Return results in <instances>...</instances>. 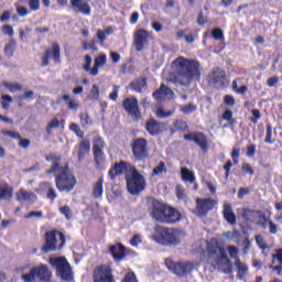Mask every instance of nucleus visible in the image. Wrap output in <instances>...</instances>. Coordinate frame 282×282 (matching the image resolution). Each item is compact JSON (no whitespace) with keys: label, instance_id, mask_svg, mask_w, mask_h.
<instances>
[{"label":"nucleus","instance_id":"1","mask_svg":"<svg viewBox=\"0 0 282 282\" xmlns=\"http://www.w3.org/2000/svg\"><path fill=\"white\" fill-rule=\"evenodd\" d=\"M172 67L175 72L172 83L180 87H191L193 83H199L202 78V65L195 59L180 56L172 62Z\"/></svg>","mask_w":282,"mask_h":282},{"label":"nucleus","instance_id":"2","mask_svg":"<svg viewBox=\"0 0 282 282\" xmlns=\"http://www.w3.org/2000/svg\"><path fill=\"white\" fill-rule=\"evenodd\" d=\"M150 217L160 224H175L180 221L182 215L175 208L169 207L155 198L148 202Z\"/></svg>","mask_w":282,"mask_h":282},{"label":"nucleus","instance_id":"3","mask_svg":"<svg viewBox=\"0 0 282 282\" xmlns=\"http://www.w3.org/2000/svg\"><path fill=\"white\" fill-rule=\"evenodd\" d=\"M207 261L214 268L224 274H232V262L226 254V249L219 245H207Z\"/></svg>","mask_w":282,"mask_h":282},{"label":"nucleus","instance_id":"4","mask_svg":"<svg viewBox=\"0 0 282 282\" xmlns=\"http://www.w3.org/2000/svg\"><path fill=\"white\" fill-rule=\"evenodd\" d=\"M47 173H57L55 177V185L59 193H72V189L76 186V177L68 167H61L58 163H54Z\"/></svg>","mask_w":282,"mask_h":282},{"label":"nucleus","instance_id":"5","mask_svg":"<svg viewBox=\"0 0 282 282\" xmlns=\"http://www.w3.org/2000/svg\"><path fill=\"white\" fill-rule=\"evenodd\" d=\"M154 241L161 246H180L182 237L177 229L156 226L153 235Z\"/></svg>","mask_w":282,"mask_h":282},{"label":"nucleus","instance_id":"6","mask_svg":"<svg viewBox=\"0 0 282 282\" xmlns=\"http://www.w3.org/2000/svg\"><path fill=\"white\" fill-rule=\"evenodd\" d=\"M127 180V189L130 193V195H138L139 193H142V191L147 186V181L144 180V176L140 173H138V170H132V172L126 174Z\"/></svg>","mask_w":282,"mask_h":282},{"label":"nucleus","instance_id":"7","mask_svg":"<svg viewBox=\"0 0 282 282\" xmlns=\"http://www.w3.org/2000/svg\"><path fill=\"white\" fill-rule=\"evenodd\" d=\"M50 279H52V272L46 264L34 267L29 273L22 274V280L24 282H50Z\"/></svg>","mask_w":282,"mask_h":282},{"label":"nucleus","instance_id":"8","mask_svg":"<svg viewBox=\"0 0 282 282\" xmlns=\"http://www.w3.org/2000/svg\"><path fill=\"white\" fill-rule=\"evenodd\" d=\"M165 265L170 272L176 276H188L195 270V264L192 262H175L171 258L165 259Z\"/></svg>","mask_w":282,"mask_h":282},{"label":"nucleus","instance_id":"9","mask_svg":"<svg viewBox=\"0 0 282 282\" xmlns=\"http://www.w3.org/2000/svg\"><path fill=\"white\" fill-rule=\"evenodd\" d=\"M50 263L56 269L57 276H61L62 281H72L74 273H72V265L65 258H51Z\"/></svg>","mask_w":282,"mask_h":282},{"label":"nucleus","instance_id":"10","mask_svg":"<svg viewBox=\"0 0 282 282\" xmlns=\"http://www.w3.org/2000/svg\"><path fill=\"white\" fill-rule=\"evenodd\" d=\"M56 237H59V241H62L58 246V249L63 248L65 246V235L59 231H47L45 234V245L42 248L43 252H54L56 251Z\"/></svg>","mask_w":282,"mask_h":282},{"label":"nucleus","instance_id":"11","mask_svg":"<svg viewBox=\"0 0 282 282\" xmlns=\"http://www.w3.org/2000/svg\"><path fill=\"white\" fill-rule=\"evenodd\" d=\"M215 206H217V200L213 198H198L194 213L197 217H206Z\"/></svg>","mask_w":282,"mask_h":282},{"label":"nucleus","instance_id":"12","mask_svg":"<svg viewBox=\"0 0 282 282\" xmlns=\"http://www.w3.org/2000/svg\"><path fill=\"white\" fill-rule=\"evenodd\" d=\"M132 153L135 160H147V158H149V145L147 139H135L132 144Z\"/></svg>","mask_w":282,"mask_h":282},{"label":"nucleus","instance_id":"13","mask_svg":"<svg viewBox=\"0 0 282 282\" xmlns=\"http://www.w3.org/2000/svg\"><path fill=\"white\" fill-rule=\"evenodd\" d=\"M94 282H116L111 267L101 264L97 267L93 275Z\"/></svg>","mask_w":282,"mask_h":282},{"label":"nucleus","instance_id":"14","mask_svg":"<svg viewBox=\"0 0 282 282\" xmlns=\"http://www.w3.org/2000/svg\"><path fill=\"white\" fill-rule=\"evenodd\" d=\"M123 109H126L127 113L131 116L132 120H140V118H142V113L138 106V98L135 97L124 99Z\"/></svg>","mask_w":282,"mask_h":282},{"label":"nucleus","instance_id":"15","mask_svg":"<svg viewBox=\"0 0 282 282\" xmlns=\"http://www.w3.org/2000/svg\"><path fill=\"white\" fill-rule=\"evenodd\" d=\"M153 37L147 32V30L140 29L134 34V43L137 52H142L149 47V41H152Z\"/></svg>","mask_w":282,"mask_h":282},{"label":"nucleus","instance_id":"16","mask_svg":"<svg viewBox=\"0 0 282 282\" xmlns=\"http://www.w3.org/2000/svg\"><path fill=\"white\" fill-rule=\"evenodd\" d=\"M135 167L133 165L128 164L124 161H121L119 163H116L110 171L108 172V175L111 180H116L118 175H123V173H132Z\"/></svg>","mask_w":282,"mask_h":282},{"label":"nucleus","instance_id":"17","mask_svg":"<svg viewBox=\"0 0 282 282\" xmlns=\"http://www.w3.org/2000/svg\"><path fill=\"white\" fill-rule=\"evenodd\" d=\"M209 83L216 85V87H224L228 83V76L226 70L221 68H214L209 74Z\"/></svg>","mask_w":282,"mask_h":282},{"label":"nucleus","instance_id":"18","mask_svg":"<svg viewBox=\"0 0 282 282\" xmlns=\"http://www.w3.org/2000/svg\"><path fill=\"white\" fill-rule=\"evenodd\" d=\"M50 54H52V58H54L55 63H61V46L58 43L52 44V51L46 50L42 61V67H47V65H50Z\"/></svg>","mask_w":282,"mask_h":282},{"label":"nucleus","instance_id":"19","mask_svg":"<svg viewBox=\"0 0 282 282\" xmlns=\"http://www.w3.org/2000/svg\"><path fill=\"white\" fill-rule=\"evenodd\" d=\"M70 6L74 12L84 14V17H89V14H91V7L89 6V2L85 0H70Z\"/></svg>","mask_w":282,"mask_h":282},{"label":"nucleus","instance_id":"20","mask_svg":"<svg viewBox=\"0 0 282 282\" xmlns=\"http://www.w3.org/2000/svg\"><path fill=\"white\" fill-rule=\"evenodd\" d=\"M184 140H187L188 142H194L203 150L207 147L206 135H204V133L202 132H192L189 134H185Z\"/></svg>","mask_w":282,"mask_h":282},{"label":"nucleus","instance_id":"21","mask_svg":"<svg viewBox=\"0 0 282 282\" xmlns=\"http://www.w3.org/2000/svg\"><path fill=\"white\" fill-rule=\"evenodd\" d=\"M145 131L152 137L160 135L162 133V122L150 118L145 122Z\"/></svg>","mask_w":282,"mask_h":282},{"label":"nucleus","instance_id":"22","mask_svg":"<svg viewBox=\"0 0 282 282\" xmlns=\"http://www.w3.org/2000/svg\"><path fill=\"white\" fill-rule=\"evenodd\" d=\"M91 148V144L87 140H83L78 145L75 147L73 151V155H76L79 160V162H83L85 160V155L89 153V149Z\"/></svg>","mask_w":282,"mask_h":282},{"label":"nucleus","instance_id":"23","mask_svg":"<svg viewBox=\"0 0 282 282\" xmlns=\"http://www.w3.org/2000/svg\"><path fill=\"white\" fill-rule=\"evenodd\" d=\"M173 90L165 85H162L160 89L155 90L153 93V98L158 100L159 102H162V100H166L169 98H173Z\"/></svg>","mask_w":282,"mask_h":282},{"label":"nucleus","instance_id":"24","mask_svg":"<svg viewBox=\"0 0 282 282\" xmlns=\"http://www.w3.org/2000/svg\"><path fill=\"white\" fill-rule=\"evenodd\" d=\"M223 217L230 226L237 224V215L232 212V206L228 202L224 203Z\"/></svg>","mask_w":282,"mask_h":282},{"label":"nucleus","instance_id":"25","mask_svg":"<svg viewBox=\"0 0 282 282\" xmlns=\"http://www.w3.org/2000/svg\"><path fill=\"white\" fill-rule=\"evenodd\" d=\"M18 202H36L37 197L34 192H28L25 188H20V191L15 194Z\"/></svg>","mask_w":282,"mask_h":282},{"label":"nucleus","instance_id":"26","mask_svg":"<svg viewBox=\"0 0 282 282\" xmlns=\"http://www.w3.org/2000/svg\"><path fill=\"white\" fill-rule=\"evenodd\" d=\"M109 252L112 256V258L115 259V261H122V259H124V257H126L124 246H122V245L110 246Z\"/></svg>","mask_w":282,"mask_h":282},{"label":"nucleus","instance_id":"27","mask_svg":"<svg viewBox=\"0 0 282 282\" xmlns=\"http://www.w3.org/2000/svg\"><path fill=\"white\" fill-rule=\"evenodd\" d=\"M12 195H14V189L8 183H3L0 185V200L4 199L6 202H10L12 199Z\"/></svg>","mask_w":282,"mask_h":282},{"label":"nucleus","instance_id":"28","mask_svg":"<svg viewBox=\"0 0 282 282\" xmlns=\"http://www.w3.org/2000/svg\"><path fill=\"white\" fill-rule=\"evenodd\" d=\"M107 65V55L102 54L95 58V65L90 70V76H96L98 74V67Z\"/></svg>","mask_w":282,"mask_h":282},{"label":"nucleus","instance_id":"29","mask_svg":"<svg viewBox=\"0 0 282 282\" xmlns=\"http://www.w3.org/2000/svg\"><path fill=\"white\" fill-rule=\"evenodd\" d=\"M102 184H105V180L100 177L93 186V197L95 199H102Z\"/></svg>","mask_w":282,"mask_h":282},{"label":"nucleus","instance_id":"30","mask_svg":"<svg viewBox=\"0 0 282 282\" xmlns=\"http://www.w3.org/2000/svg\"><path fill=\"white\" fill-rule=\"evenodd\" d=\"M130 89L142 94L147 89V79H135L130 84Z\"/></svg>","mask_w":282,"mask_h":282},{"label":"nucleus","instance_id":"31","mask_svg":"<svg viewBox=\"0 0 282 282\" xmlns=\"http://www.w3.org/2000/svg\"><path fill=\"white\" fill-rule=\"evenodd\" d=\"M181 177L183 182H188L189 184H195V174L191 172L187 167L181 170Z\"/></svg>","mask_w":282,"mask_h":282},{"label":"nucleus","instance_id":"32","mask_svg":"<svg viewBox=\"0 0 282 282\" xmlns=\"http://www.w3.org/2000/svg\"><path fill=\"white\" fill-rule=\"evenodd\" d=\"M235 265L238 270V276L239 279H243L246 274H248V265L241 263L240 259H237L235 262Z\"/></svg>","mask_w":282,"mask_h":282},{"label":"nucleus","instance_id":"33","mask_svg":"<svg viewBox=\"0 0 282 282\" xmlns=\"http://www.w3.org/2000/svg\"><path fill=\"white\" fill-rule=\"evenodd\" d=\"M166 164L163 161H160L159 164L153 169L152 175L160 176L166 174Z\"/></svg>","mask_w":282,"mask_h":282},{"label":"nucleus","instance_id":"34","mask_svg":"<svg viewBox=\"0 0 282 282\" xmlns=\"http://www.w3.org/2000/svg\"><path fill=\"white\" fill-rule=\"evenodd\" d=\"M44 186L48 188L46 192L47 199H50L51 202H54V199L58 197V194H56V189L53 188L52 183H44Z\"/></svg>","mask_w":282,"mask_h":282},{"label":"nucleus","instance_id":"35","mask_svg":"<svg viewBox=\"0 0 282 282\" xmlns=\"http://www.w3.org/2000/svg\"><path fill=\"white\" fill-rule=\"evenodd\" d=\"M88 98L93 102H96V100L100 98V88L96 84L93 85V88L90 90V94L88 95Z\"/></svg>","mask_w":282,"mask_h":282},{"label":"nucleus","instance_id":"36","mask_svg":"<svg viewBox=\"0 0 282 282\" xmlns=\"http://www.w3.org/2000/svg\"><path fill=\"white\" fill-rule=\"evenodd\" d=\"M94 158L97 166H100L105 162V152L102 150H93Z\"/></svg>","mask_w":282,"mask_h":282},{"label":"nucleus","instance_id":"37","mask_svg":"<svg viewBox=\"0 0 282 282\" xmlns=\"http://www.w3.org/2000/svg\"><path fill=\"white\" fill-rule=\"evenodd\" d=\"M3 87H6V89H9V91H11V94H14V91H21V89H22L21 84L9 83V82H4Z\"/></svg>","mask_w":282,"mask_h":282},{"label":"nucleus","instance_id":"38","mask_svg":"<svg viewBox=\"0 0 282 282\" xmlns=\"http://www.w3.org/2000/svg\"><path fill=\"white\" fill-rule=\"evenodd\" d=\"M17 50V41L10 40V42L4 46V52L7 56H12Z\"/></svg>","mask_w":282,"mask_h":282},{"label":"nucleus","instance_id":"39","mask_svg":"<svg viewBox=\"0 0 282 282\" xmlns=\"http://www.w3.org/2000/svg\"><path fill=\"white\" fill-rule=\"evenodd\" d=\"M105 149V142L100 137H96L93 141V151H102Z\"/></svg>","mask_w":282,"mask_h":282},{"label":"nucleus","instance_id":"40","mask_svg":"<svg viewBox=\"0 0 282 282\" xmlns=\"http://www.w3.org/2000/svg\"><path fill=\"white\" fill-rule=\"evenodd\" d=\"M188 129V124H186V121L182 119H177L174 121V131H186Z\"/></svg>","mask_w":282,"mask_h":282},{"label":"nucleus","instance_id":"41","mask_svg":"<svg viewBox=\"0 0 282 282\" xmlns=\"http://www.w3.org/2000/svg\"><path fill=\"white\" fill-rule=\"evenodd\" d=\"M181 111L182 113H185L186 116H188V113H193V111H197V106L195 104L189 102L185 106H182Z\"/></svg>","mask_w":282,"mask_h":282},{"label":"nucleus","instance_id":"42","mask_svg":"<svg viewBox=\"0 0 282 282\" xmlns=\"http://www.w3.org/2000/svg\"><path fill=\"white\" fill-rule=\"evenodd\" d=\"M275 139H272V126L271 124H267V134L264 138V143L265 144H274Z\"/></svg>","mask_w":282,"mask_h":282},{"label":"nucleus","instance_id":"43","mask_svg":"<svg viewBox=\"0 0 282 282\" xmlns=\"http://www.w3.org/2000/svg\"><path fill=\"white\" fill-rule=\"evenodd\" d=\"M59 213L61 215H64L66 219H72V217H74V214H72V208H69V206L65 205L63 207L59 208Z\"/></svg>","mask_w":282,"mask_h":282},{"label":"nucleus","instance_id":"44","mask_svg":"<svg viewBox=\"0 0 282 282\" xmlns=\"http://www.w3.org/2000/svg\"><path fill=\"white\" fill-rule=\"evenodd\" d=\"M2 135H7L12 140H21V134L19 132L10 131V130H1Z\"/></svg>","mask_w":282,"mask_h":282},{"label":"nucleus","instance_id":"45","mask_svg":"<svg viewBox=\"0 0 282 282\" xmlns=\"http://www.w3.org/2000/svg\"><path fill=\"white\" fill-rule=\"evenodd\" d=\"M59 127H61V122L58 121V119L54 118L47 124L46 132L52 133V129H58Z\"/></svg>","mask_w":282,"mask_h":282},{"label":"nucleus","instance_id":"46","mask_svg":"<svg viewBox=\"0 0 282 282\" xmlns=\"http://www.w3.org/2000/svg\"><path fill=\"white\" fill-rule=\"evenodd\" d=\"M257 212L251 209H246L242 214V218L246 219V221H254V215Z\"/></svg>","mask_w":282,"mask_h":282},{"label":"nucleus","instance_id":"47","mask_svg":"<svg viewBox=\"0 0 282 282\" xmlns=\"http://www.w3.org/2000/svg\"><path fill=\"white\" fill-rule=\"evenodd\" d=\"M171 116H173V111H171V110L165 111L162 108L156 109L158 118L164 119V118H171Z\"/></svg>","mask_w":282,"mask_h":282},{"label":"nucleus","instance_id":"48","mask_svg":"<svg viewBox=\"0 0 282 282\" xmlns=\"http://www.w3.org/2000/svg\"><path fill=\"white\" fill-rule=\"evenodd\" d=\"M80 124H82V127H89V124H91V118L89 117V113H87V112L82 113Z\"/></svg>","mask_w":282,"mask_h":282},{"label":"nucleus","instance_id":"49","mask_svg":"<svg viewBox=\"0 0 282 282\" xmlns=\"http://www.w3.org/2000/svg\"><path fill=\"white\" fill-rule=\"evenodd\" d=\"M69 129L73 131V133H76L77 138H83V135H85V133L83 132V130H80L77 123H72L69 126Z\"/></svg>","mask_w":282,"mask_h":282},{"label":"nucleus","instance_id":"50","mask_svg":"<svg viewBox=\"0 0 282 282\" xmlns=\"http://www.w3.org/2000/svg\"><path fill=\"white\" fill-rule=\"evenodd\" d=\"M212 36L215 41H221V39H224V31L221 29H214L212 31Z\"/></svg>","mask_w":282,"mask_h":282},{"label":"nucleus","instance_id":"51","mask_svg":"<svg viewBox=\"0 0 282 282\" xmlns=\"http://www.w3.org/2000/svg\"><path fill=\"white\" fill-rule=\"evenodd\" d=\"M29 8H30V10H32L33 12L39 11L40 8H41V1H40V0H30V1H29Z\"/></svg>","mask_w":282,"mask_h":282},{"label":"nucleus","instance_id":"52","mask_svg":"<svg viewBox=\"0 0 282 282\" xmlns=\"http://www.w3.org/2000/svg\"><path fill=\"white\" fill-rule=\"evenodd\" d=\"M223 120H227L228 124H235V119L232 118V111L226 110L223 115Z\"/></svg>","mask_w":282,"mask_h":282},{"label":"nucleus","instance_id":"53","mask_svg":"<svg viewBox=\"0 0 282 282\" xmlns=\"http://www.w3.org/2000/svg\"><path fill=\"white\" fill-rule=\"evenodd\" d=\"M260 118H261V112L259 111V109H253L252 117H250V122H252V124H257Z\"/></svg>","mask_w":282,"mask_h":282},{"label":"nucleus","instance_id":"54","mask_svg":"<svg viewBox=\"0 0 282 282\" xmlns=\"http://www.w3.org/2000/svg\"><path fill=\"white\" fill-rule=\"evenodd\" d=\"M228 252H229V256L231 257V259H239V257L237 254H239V249L235 246H229L228 247Z\"/></svg>","mask_w":282,"mask_h":282},{"label":"nucleus","instance_id":"55","mask_svg":"<svg viewBox=\"0 0 282 282\" xmlns=\"http://www.w3.org/2000/svg\"><path fill=\"white\" fill-rule=\"evenodd\" d=\"M119 93H120V86L115 85L112 91L109 94V100H118Z\"/></svg>","mask_w":282,"mask_h":282},{"label":"nucleus","instance_id":"56","mask_svg":"<svg viewBox=\"0 0 282 282\" xmlns=\"http://www.w3.org/2000/svg\"><path fill=\"white\" fill-rule=\"evenodd\" d=\"M91 55L85 56V65H84V72H89L91 74Z\"/></svg>","mask_w":282,"mask_h":282},{"label":"nucleus","instance_id":"57","mask_svg":"<svg viewBox=\"0 0 282 282\" xmlns=\"http://www.w3.org/2000/svg\"><path fill=\"white\" fill-rule=\"evenodd\" d=\"M176 196L178 197V199H186V189H184L181 185H177Z\"/></svg>","mask_w":282,"mask_h":282},{"label":"nucleus","instance_id":"58","mask_svg":"<svg viewBox=\"0 0 282 282\" xmlns=\"http://www.w3.org/2000/svg\"><path fill=\"white\" fill-rule=\"evenodd\" d=\"M250 194V187H241L238 191V199H243V197H246V195Z\"/></svg>","mask_w":282,"mask_h":282},{"label":"nucleus","instance_id":"59","mask_svg":"<svg viewBox=\"0 0 282 282\" xmlns=\"http://www.w3.org/2000/svg\"><path fill=\"white\" fill-rule=\"evenodd\" d=\"M130 243L133 248H138L139 243H142V238H140V235H135L132 237V239L130 240Z\"/></svg>","mask_w":282,"mask_h":282},{"label":"nucleus","instance_id":"60","mask_svg":"<svg viewBox=\"0 0 282 282\" xmlns=\"http://www.w3.org/2000/svg\"><path fill=\"white\" fill-rule=\"evenodd\" d=\"M254 153H257V145L251 144L247 148V158H254Z\"/></svg>","mask_w":282,"mask_h":282},{"label":"nucleus","instance_id":"61","mask_svg":"<svg viewBox=\"0 0 282 282\" xmlns=\"http://www.w3.org/2000/svg\"><path fill=\"white\" fill-rule=\"evenodd\" d=\"M2 34H6L7 36H13L14 29H12V26H10V25H4L2 28Z\"/></svg>","mask_w":282,"mask_h":282},{"label":"nucleus","instance_id":"62","mask_svg":"<svg viewBox=\"0 0 282 282\" xmlns=\"http://www.w3.org/2000/svg\"><path fill=\"white\" fill-rule=\"evenodd\" d=\"M122 282H138V279L135 278V273H127Z\"/></svg>","mask_w":282,"mask_h":282},{"label":"nucleus","instance_id":"63","mask_svg":"<svg viewBox=\"0 0 282 282\" xmlns=\"http://www.w3.org/2000/svg\"><path fill=\"white\" fill-rule=\"evenodd\" d=\"M197 23L198 25H206V23H208V18L204 17V13L200 12L197 18Z\"/></svg>","mask_w":282,"mask_h":282},{"label":"nucleus","instance_id":"64","mask_svg":"<svg viewBox=\"0 0 282 282\" xmlns=\"http://www.w3.org/2000/svg\"><path fill=\"white\" fill-rule=\"evenodd\" d=\"M97 39L98 41H100L101 43L104 41H107V33L104 32V30H97Z\"/></svg>","mask_w":282,"mask_h":282}]
</instances>
